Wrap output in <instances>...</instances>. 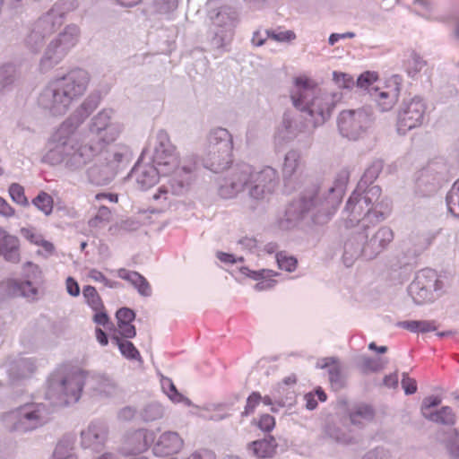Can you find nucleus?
<instances>
[{"mask_svg": "<svg viewBox=\"0 0 459 459\" xmlns=\"http://www.w3.org/2000/svg\"><path fill=\"white\" fill-rule=\"evenodd\" d=\"M290 99L292 105L304 115V120L285 112L274 135L276 145L289 143L300 134H312L315 128L330 119L342 99V93L323 90L307 78L297 77L290 91Z\"/></svg>", "mask_w": 459, "mask_h": 459, "instance_id": "f257e3e1", "label": "nucleus"}, {"mask_svg": "<svg viewBox=\"0 0 459 459\" xmlns=\"http://www.w3.org/2000/svg\"><path fill=\"white\" fill-rule=\"evenodd\" d=\"M350 170L342 169L333 183L312 184L287 205L280 227L290 230L304 220L324 224L336 212L345 193Z\"/></svg>", "mask_w": 459, "mask_h": 459, "instance_id": "f03ea898", "label": "nucleus"}, {"mask_svg": "<svg viewBox=\"0 0 459 459\" xmlns=\"http://www.w3.org/2000/svg\"><path fill=\"white\" fill-rule=\"evenodd\" d=\"M152 161L162 176L169 177L152 195L153 201L164 209L169 207L173 196L184 195L190 190L196 178V158L191 155L180 159L169 134L160 129L155 136Z\"/></svg>", "mask_w": 459, "mask_h": 459, "instance_id": "7ed1b4c3", "label": "nucleus"}, {"mask_svg": "<svg viewBox=\"0 0 459 459\" xmlns=\"http://www.w3.org/2000/svg\"><path fill=\"white\" fill-rule=\"evenodd\" d=\"M83 389L91 397H107L114 394L115 385L108 377L64 364L49 376L45 395L53 404L66 406L77 403Z\"/></svg>", "mask_w": 459, "mask_h": 459, "instance_id": "20e7f679", "label": "nucleus"}, {"mask_svg": "<svg viewBox=\"0 0 459 459\" xmlns=\"http://www.w3.org/2000/svg\"><path fill=\"white\" fill-rule=\"evenodd\" d=\"M89 82L90 74L86 70L72 69L48 82L39 94L38 106L52 117L64 116L73 102L85 93Z\"/></svg>", "mask_w": 459, "mask_h": 459, "instance_id": "39448f33", "label": "nucleus"}, {"mask_svg": "<svg viewBox=\"0 0 459 459\" xmlns=\"http://www.w3.org/2000/svg\"><path fill=\"white\" fill-rule=\"evenodd\" d=\"M278 183L279 176L274 168L264 166L254 172L249 164L239 163L231 167L230 176L220 183L219 195L225 199L233 198L248 186L249 197L259 201L272 194Z\"/></svg>", "mask_w": 459, "mask_h": 459, "instance_id": "423d86ee", "label": "nucleus"}, {"mask_svg": "<svg viewBox=\"0 0 459 459\" xmlns=\"http://www.w3.org/2000/svg\"><path fill=\"white\" fill-rule=\"evenodd\" d=\"M381 193L378 186L364 190L356 187L342 211L345 227L356 226V230H359L368 224L385 221L391 213L392 204L387 197H381Z\"/></svg>", "mask_w": 459, "mask_h": 459, "instance_id": "0eeeda50", "label": "nucleus"}, {"mask_svg": "<svg viewBox=\"0 0 459 459\" xmlns=\"http://www.w3.org/2000/svg\"><path fill=\"white\" fill-rule=\"evenodd\" d=\"M376 224L355 230L344 241L342 260L346 267L353 264L359 256L367 260L376 258L394 239L393 230L386 226L375 230Z\"/></svg>", "mask_w": 459, "mask_h": 459, "instance_id": "6e6552de", "label": "nucleus"}, {"mask_svg": "<svg viewBox=\"0 0 459 459\" xmlns=\"http://www.w3.org/2000/svg\"><path fill=\"white\" fill-rule=\"evenodd\" d=\"M94 139L84 137L65 147L49 150L45 160L50 165L62 164L69 172H80L101 152V146L93 143Z\"/></svg>", "mask_w": 459, "mask_h": 459, "instance_id": "1a4fd4ad", "label": "nucleus"}, {"mask_svg": "<svg viewBox=\"0 0 459 459\" xmlns=\"http://www.w3.org/2000/svg\"><path fill=\"white\" fill-rule=\"evenodd\" d=\"M46 403H28L3 416V422L10 431L29 432L48 423L54 412V406L47 397Z\"/></svg>", "mask_w": 459, "mask_h": 459, "instance_id": "9d476101", "label": "nucleus"}, {"mask_svg": "<svg viewBox=\"0 0 459 459\" xmlns=\"http://www.w3.org/2000/svg\"><path fill=\"white\" fill-rule=\"evenodd\" d=\"M70 5L72 3L68 0H58L48 13L33 23L25 39V44L30 51L38 53L43 46L45 38L62 26Z\"/></svg>", "mask_w": 459, "mask_h": 459, "instance_id": "9b49d317", "label": "nucleus"}, {"mask_svg": "<svg viewBox=\"0 0 459 459\" xmlns=\"http://www.w3.org/2000/svg\"><path fill=\"white\" fill-rule=\"evenodd\" d=\"M81 30L75 24L66 25L47 45L39 61V69L46 73L58 65L80 41Z\"/></svg>", "mask_w": 459, "mask_h": 459, "instance_id": "f8f14e48", "label": "nucleus"}, {"mask_svg": "<svg viewBox=\"0 0 459 459\" xmlns=\"http://www.w3.org/2000/svg\"><path fill=\"white\" fill-rule=\"evenodd\" d=\"M233 140L223 127L212 129L208 135V150L204 166L214 173L222 172L232 162Z\"/></svg>", "mask_w": 459, "mask_h": 459, "instance_id": "ddd939ff", "label": "nucleus"}, {"mask_svg": "<svg viewBox=\"0 0 459 459\" xmlns=\"http://www.w3.org/2000/svg\"><path fill=\"white\" fill-rule=\"evenodd\" d=\"M211 21L208 31L210 45L212 48L224 52L230 45L234 29L238 23L237 12L229 6L219 8L215 13L211 12Z\"/></svg>", "mask_w": 459, "mask_h": 459, "instance_id": "4468645a", "label": "nucleus"}, {"mask_svg": "<svg viewBox=\"0 0 459 459\" xmlns=\"http://www.w3.org/2000/svg\"><path fill=\"white\" fill-rule=\"evenodd\" d=\"M97 105L98 102L92 97L86 99L76 111L68 117L53 134V142L56 143L53 149H61V147L81 141L82 138L78 134V128Z\"/></svg>", "mask_w": 459, "mask_h": 459, "instance_id": "2eb2a0df", "label": "nucleus"}, {"mask_svg": "<svg viewBox=\"0 0 459 459\" xmlns=\"http://www.w3.org/2000/svg\"><path fill=\"white\" fill-rule=\"evenodd\" d=\"M374 119L370 108L343 110L338 116V129L343 137L355 141L367 134Z\"/></svg>", "mask_w": 459, "mask_h": 459, "instance_id": "dca6fc26", "label": "nucleus"}, {"mask_svg": "<svg viewBox=\"0 0 459 459\" xmlns=\"http://www.w3.org/2000/svg\"><path fill=\"white\" fill-rule=\"evenodd\" d=\"M442 282L438 280L437 272L430 268L419 271L414 280L408 287V293L415 304L432 301L434 292L441 290Z\"/></svg>", "mask_w": 459, "mask_h": 459, "instance_id": "f3484780", "label": "nucleus"}, {"mask_svg": "<svg viewBox=\"0 0 459 459\" xmlns=\"http://www.w3.org/2000/svg\"><path fill=\"white\" fill-rule=\"evenodd\" d=\"M111 109H103L94 116L89 126L88 139H94L95 144H108L114 142L121 132L118 123L111 121Z\"/></svg>", "mask_w": 459, "mask_h": 459, "instance_id": "a211bd4d", "label": "nucleus"}, {"mask_svg": "<svg viewBox=\"0 0 459 459\" xmlns=\"http://www.w3.org/2000/svg\"><path fill=\"white\" fill-rule=\"evenodd\" d=\"M402 79L393 75L388 80L378 82L369 90V97L381 112L390 111L398 100Z\"/></svg>", "mask_w": 459, "mask_h": 459, "instance_id": "6ab92c4d", "label": "nucleus"}, {"mask_svg": "<svg viewBox=\"0 0 459 459\" xmlns=\"http://www.w3.org/2000/svg\"><path fill=\"white\" fill-rule=\"evenodd\" d=\"M426 103L419 96L404 100L398 113L399 130H411L420 126L424 120Z\"/></svg>", "mask_w": 459, "mask_h": 459, "instance_id": "aec40b11", "label": "nucleus"}, {"mask_svg": "<svg viewBox=\"0 0 459 459\" xmlns=\"http://www.w3.org/2000/svg\"><path fill=\"white\" fill-rule=\"evenodd\" d=\"M305 164L298 150H290L284 156L281 173L284 186L289 191L296 190L305 179Z\"/></svg>", "mask_w": 459, "mask_h": 459, "instance_id": "412c9836", "label": "nucleus"}, {"mask_svg": "<svg viewBox=\"0 0 459 459\" xmlns=\"http://www.w3.org/2000/svg\"><path fill=\"white\" fill-rule=\"evenodd\" d=\"M108 428L105 421L91 420L86 429L81 431V446L92 452H100L107 442Z\"/></svg>", "mask_w": 459, "mask_h": 459, "instance_id": "4be33fe9", "label": "nucleus"}, {"mask_svg": "<svg viewBox=\"0 0 459 459\" xmlns=\"http://www.w3.org/2000/svg\"><path fill=\"white\" fill-rule=\"evenodd\" d=\"M160 176H162L161 171L153 163H143L141 157L131 169L128 178L134 180L142 189H148L158 182Z\"/></svg>", "mask_w": 459, "mask_h": 459, "instance_id": "5701e85b", "label": "nucleus"}, {"mask_svg": "<svg viewBox=\"0 0 459 459\" xmlns=\"http://www.w3.org/2000/svg\"><path fill=\"white\" fill-rule=\"evenodd\" d=\"M155 437V432L147 429L128 432L125 437L124 450L128 454L143 453L154 444Z\"/></svg>", "mask_w": 459, "mask_h": 459, "instance_id": "b1692460", "label": "nucleus"}, {"mask_svg": "<svg viewBox=\"0 0 459 459\" xmlns=\"http://www.w3.org/2000/svg\"><path fill=\"white\" fill-rule=\"evenodd\" d=\"M447 172L443 160H433L420 171L417 180L419 185H430L429 191H434L446 180Z\"/></svg>", "mask_w": 459, "mask_h": 459, "instance_id": "393cba45", "label": "nucleus"}, {"mask_svg": "<svg viewBox=\"0 0 459 459\" xmlns=\"http://www.w3.org/2000/svg\"><path fill=\"white\" fill-rule=\"evenodd\" d=\"M183 445L184 441L177 432L166 431L153 444L152 451L157 456H168L178 453Z\"/></svg>", "mask_w": 459, "mask_h": 459, "instance_id": "a878e982", "label": "nucleus"}, {"mask_svg": "<svg viewBox=\"0 0 459 459\" xmlns=\"http://www.w3.org/2000/svg\"><path fill=\"white\" fill-rule=\"evenodd\" d=\"M86 174L89 182L95 186H107L117 175L112 165H108L100 156L98 161L87 169Z\"/></svg>", "mask_w": 459, "mask_h": 459, "instance_id": "bb28decb", "label": "nucleus"}, {"mask_svg": "<svg viewBox=\"0 0 459 459\" xmlns=\"http://www.w3.org/2000/svg\"><path fill=\"white\" fill-rule=\"evenodd\" d=\"M117 275L134 287L140 296L144 298L152 296V286L147 279L140 273L126 268H120L117 270Z\"/></svg>", "mask_w": 459, "mask_h": 459, "instance_id": "cd10ccee", "label": "nucleus"}, {"mask_svg": "<svg viewBox=\"0 0 459 459\" xmlns=\"http://www.w3.org/2000/svg\"><path fill=\"white\" fill-rule=\"evenodd\" d=\"M35 362L30 358H19L13 361L8 368L10 382L15 385L16 382L29 377L35 370Z\"/></svg>", "mask_w": 459, "mask_h": 459, "instance_id": "c85d7f7f", "label": "nucleus"}, {"mask_svg": "<svg viewBox=\"0 0 459 459\" xmlns=\"http://www.w3.org/2000/svg\"><path fill=\"white\" fill-rule=\"evenodd\" d=\"M21 77L19 67L12 63L0 66V95L11 92Z\"/></svg>", "mask_w": 459, "mask_h": 459, "instance_id": "c756f323", "label": "nucleus"}, {"mask_svg": "<svg viewBox=\"0 0 459 459\" xmlns=\"http://www.w3.org/2000/svg\"><path fill=\"white\" fill-rule=\"evenodd\" d=\"M101 146V152L99 156L103 158V160L107 161L108 165H112L115 169V172L124 168L130 158V152L127 147L113 148L110 150H104L106 144H100Z\"/></svg>", "mask_w": 459, "mask_h": 459, "instance_id": "7c9ffc66", "label": "nucleus"}, {"mask_svg": "<svg viewBox=\"0 0 459 459\" xmlns=\"http://www.w3.org/2000/svg\"><path fill=\"white\" fill-rule=\"evenodd\" d=\"M0 255L11 263H17L20 258L18 238L3 229H0Z\"/></svg>", "mask_w": 459, "mask_h": 459, "instance_id": "2f4dec72", "label": "nucleus"}, {"mask_svg": "<svg viewBox=\"0 0 459 459\" xmlns=\"http://www.w3.org/2000/svg\"><path fill=\"white\" fill-rule=\"evenodd\" d=\"M277 443L273 437L253 441L248 445V450L256 458H271L276 452Z\"/></svg>", "mask_w": 459, "mask_h": 459, "instance_id": "473e14b6", "label": "nucleus"}, {"mask_svg": "<svg viewBox=\"0 0 459 459\" xmlns=\"http://www.w3.org/2000/svg\"><path fill=\"white\" fill-rule=\"evenodd\" d=\"M413 4L421 8V11H414V13L428 21L445 22L447 20L445 16L446 13L440 12L432 0H413Z\"/></svg>", "mask_w": 459, "mask_h": 459, "instance_id": "72a5a7b5", "label": "nucleus"}, {"mask_svg": "<svg viewBox=\"0 0 459 459\" xmlns=\"http://www.w3.org/2000/svg\"><path fill=\"white\" fill-rule=\"evenodd\" d=\"M317 368H328L329 380L333 387L340 388L343 385L341 367L336 358L328 357L322 359L317 363Z\"/></svg>", "mask_w": 459, "mask_h": 459, "instance_id": "f704fd0d", "label": "nucleus"}, {"mask_svg": "<svg viewBox=\"0 0 459 459\" xmlns=\"http://www.w3.org/2000/svg\"><path fill=\"white\" fill-rule=\"evenodd\" d=\"M111 342L117 346L124 358L128 360H136L140 364L143 363L142 356L132 342L129 340H124L117 335H113L111 337Z\"/></svg>", "mask_w": 459, "mask_h": 459, "instance_id": "c9c22d12", "label": "nucleus"}, {"mask_svg": "<svg viewBox=\"0 0 459 459\" xmlns=\"http://www.w3.org/2000/svg\"><path fill=\"white\" fill-rule=\"evenodd\" d=\"M383 168L384 161L382 160H374L366 169L364 174L357 185V187L362 190L371 187V184L378 178Z\"/></svg>", "mask_w": 459, "mask_h": 459, "instance_id": "e433bc0d", "label": "nucleus"}, {"mask_svg": "<svg viewBox=\"0 0 459 459\" xmlns=\"http://www.w3.org/2000/svg\"><path fill=\"white\" fill-rule=\"evenodd\" d=\"M51 459H77L74 442L70 437H64L56 444Z\"/></svg>", "mask_w": 459, "mask_h": 459, "instance_id": "4c0bfd02", "label": "nucleus"}, {"mask_svg": "<svg viewBox=\"0 0 459 459\" xmlns=\"http://www.w3.org/2000/svg\"><path fill=\"white\" fill-rule=\"evenodd\" d=\"M398 326L415 333H425L437 329L436 323L429 320H406L398 323Z\"/></svg>", "mask_w": 459, "mask_h": 459, "instance_id": "58836bf2", "label": "nucleus"}, {"mask_svg": "<svg viewBox=\"0 0 459 459\" xmlns=\"http://www.w3.org/2000/svg\"><path fill=\"white\" fill-rule=\"evenodd\" d=\"M424 417L433 422L443 425H454L455 423V415L453 409L449 406H443L438 411L433 412H424Z\"/></svg>", "mask_w": 459, "mask_h": 459, "instance_id": "ea45409f", "label": "nucleus"}, {"mask_svg": "<svg viewBox=\"0 0 459 459\" xmlns=\"http://www.w3.org/2000/svg\"><path fill=\"white\" fill-rule=\"evenodd\" d=\"M388 360L382 357H368L362 355L359 358V366L363 373L378 372L385 368Z\"/></svg>", "mask_w": 459, "mask_h": 459, "instance_id": "a19ab883", "label": "nucleus"}, {"mask_svg": "<svg viewBox=\"0 0 459 459\" xmlns=\"http://www.w3.org/2000/svg\"><path fill=\"white\" fill-rule=\"evenodd\" d=\"M160 385L164 394L175 403H185L190 405L191 402L188 398L180 394L172 380L169 377H162Z\"/></svg>", "mask_w": 459, "mask_h": 459, "instance_id": "79ce46f5", "label": "nucleus"}, {"mask_svg": "<svg viewBox=\"0 0 459 459\" xmlns=\"http://www.w3.org/2000/svg\"><path fill=\"white\" fill-rule=\"evenodd\" d=\"M31 204L46 216H49L53 212V197L45 191H39L32 199Z\"/></svg>", "mask_w": 459, "mask_h": 459, "instance_id": "37998d69", "label": "nucleus"}, {"mask_svg": "<svg viewBox=\"0 0 459 459\" xmlns=\"http://www.w3.org/2000/svg\"><path fill=\"white\" fill-rule=\"evenodd\" d=\"M85 303L94 311L104 308V304L95 287L86 285L82 289Z\"/></svg>", "mask_w": 459, "mask_h": 459, "instance_id": "c03bdc74", "label": "nucleus"}, {"mask_svg": "<svg viewBox=\"0 0 459 459\" xmlns=\"http://www.w3.org/2000/svg\"><path fill=\"white\" fill-rule=\"evenodd\" d=\"M446 202L451 214L459 218V178L453 184L448 191Z\"/></svg>", "mask_w": 459, "mask_h": 459, "instance_id": "a18cd8bd", "label": "nucleus"}, {"mask_svg": "<svg viewBox=\"0 0 459 459\" xmlns=\"http://www.w3.org/2000/svg\"><path fill=\"white\" fill-rule=\"evenodd\" d=\"M164 415L163 406L157 402L148 403L142 411L141 417L145 422L160 420Z\"/></svg>", "mask_w": 459, "mask_h": 459, "instance_id": "49530a36", "label": "nucleus"}, {"mask_svg": "<svg viewBox=\"0 0 459 459\" xmlns=\"http://www.w3.org/2000/svg\"><path fill=\"white\" fill-rule=\"evenodd\" d=\"M382 82L379 80L378 74L373 71H366L359 75L355 84L358 88L367 90L369 94V90L376 87V84Z\"/></svg>", "mask_w": 459, "mask_h": 459, "instance_id": "de8ad7c7", "label": "nucleus"}, {"mask_svg": "<svg viewBox=\"0 0 459 459\" xmlns=\"http://www.w3.org/2000/svg\"><path fill=\"white\" fill-rule=\"evenodd\" d=\"M374 418V410L370 405L360 404L358 405L350 413V420L353 425L360 424V419L365 420H371Z\"/></svg>", "mask_w": 459, "mask_h": 459, "instance_id": "09e8293b", "label": "nucleus"}, {"mask_svg": "<svg viewBox=\"0 0 459 459\" xmlns=\"http://www.w3.org/2000/svg\"><path fill=\"white\" fill-rule=\"evenodd\" d=\"M111 211L105 205H100L96 214L89 220L91 228H103L111 221Z\"/></svg>", "mask_w": 459, "mask_h": 459, "instance_id": "8fccbe9b", "label": "nucleus"}, {"mask_svg": "<svg viewBox=\"0 0 459 459\" xmlns=\"http://www.w3.org/2000/svg\"><path fill=\"white\" fill-rule=\"evenodd\" d=\"M278 267L281 270H284L289 273H292L296 270L298 265V260L293 255H289L286 252H279L275 255Z\"/></svg>", "mask_w": 459, "mask_h": 459, "instance_id": "3c124183", "label": "nucleus"}, {"mask_svg": "<svg viewBox=\"0 0 459 459\" xmlns=\"http://www.w3.org/2000/svg\"><path fill=\"white\" fill-rule=\"evenodd\" d=\"M239 273L243 276L248 277L256 281H258L259 280H262L264 277L279 276L280 275L279 273L273 271V270L261 269V270L255 271V270L249 269L247 266H241L239 268Z\"/></svg>", "mask_w": 459, "mask_h": 459, "instance_id": "603ef678", "label": "nucleus"}, {"mask_svg": "<svg viewBox=\"0 0 459 459\" xmlns=\"http://www.w3.org/2000/svg\"><path fill=\"white\" fill-rule=\"evenodd\" d=\"M8 192L12 200L22 206H28L29 200L25 195L24 187L18 183H12L9 186Z\"/></svg>", "mask_w": 459, "mask_h": 459, "instance_id": "864d4df0", "label": "nucleus"}, {"mask_svg": "<svg viewBox=\"0 0 459 459\" xmlns=\"http://www.w3.org/2000/svg\"><path fill=\"white\" fill-rule=\"evenodd\" d=\"M23 274L26 277L25 283L29 286L30 291L32 294H36L37 290L34 287H32L31 281L39 277L40 271L39 266L31 262H27L23 266Z\"/></svg>", "mask_w": 459, "mask_h": 459, "instance_id": "5fc2aeb1", "label": "nucleus"}, {"mask_svg": "<svg viewBox=\"0 0 459 459\" xmlns=\"http://www.w3.org/2000/svg\"><path fill=\"white\" fill-rule=\"evenodd\" d=\"M273 397L276 404L280 407L290 406L295 402V392L290 388H285L284 391H281L280 393L276 392V389L273 392Z\"/></svg>", "mask_w": 459, "mask_h": 459, "instance_id": "6e6d98bb", "label": "nucleus"}, {"mask_svg": "<svg viewBox=\"0 0 459 459\" xmlns=\"http://www.w3.org/2000/svg\"><path fill=\"white\" fill-rule=\"evenodd\" d=\"M266 35L270 39L280 43H288L296 39V34L292 30H266Z\"/></svg>", "mask_w": 459, "mask_h": 459, "instance_id": "4d7b16f0", "label": "nucleus"}, {"mask_svg": "<svg viewBox=\"0 0 459 459\" xmlns=\"http://www.w3.org/2000/svg\"><path fill=\"white\" fill-rule=\"evenodd\" d=\"M333 80L339 88L351 89L355 85L353 77L346 73L334 71Z\"/></svg>", "mask_w": 459, "mask_h": 459, "instance_id": "13d9d810", "label": "nucleus"}, {"mask_svg": "<svg viewBox=\"0 0 459 459\" xmlns=\"http://www.w3.org/2000/svg\"><path fill=\"white\" fill-rule=\"evenodd\" d=\"M426 65V62L419 55L413 53L408 62L407 72L410 77L414 78L416 74Z\"/></svg>", "mask_w": 459, "mask_h": 459, "instance_id": "bf43d9fd", "label": "nucleus"}, {"mask_svg": "<svg viewBox=\"0 0 459 459\" xmlns=\"http://www.w3.org/2000/svg\"><path fill=\"white\" fill-rule=\"evenodd\" d=\"M45 336V332L42 329H36L32 333V329H27L22 337V342H30L31 344H37L40 342Z\"/></svg>", "mask_w": 459, "mask_h": 459, "instance_id": "052dcab7", "label": "nucleus"}, {"mask_svg": "<svg viewBox=\"0 0 459 459\" xmlns=\"http://www.w3.org/2000/svg\"><path fill=\"white\" fill-rule=\"evenodd\" d=\"M262 395L258 392H252L250 395L247 399V404L242 412V416H248L253 413L257 407V405L261 403Z\"/></svg>", "mask_w": 459, "mask_h": 459, "instance_id": "680f3d73", "label": "nucleus"}, {"mask_svg": "<svg viewBox=\"0 0 459 459\" xmlns=\"http://www.w3.org/2000/svg\"><path fill=\"white\" fill-rule=\"evenodd\" d=\"M445 16L447 20L444 22L453 24L452 35L455 40L459 41V11L451 10Z\"/></svg>", "mask_w": 459, "mask_h": 459, "instance_id": "e2e57ef3", "label": "nucleus"}, {"mask_svg": "<svg viewBox=\"0 0 459 459\" xmlns=\"http://www.w3.org/2000/svg\"><path fill=\"white\" fill-rule=\"evenodd\" d=\"M21 234L25 239L36 246H39L44 238L42 234L34 228H22Z\"/></svg>", "mask_w": 459, "mask_h": 459, "instance_id": "0e129e2a", "label": "nucleus"}, {"mask_svg": "<svg viewBox=\"0 0 459 459\" xmlns=\"http://www.w3.org/2000/svg\"><path fill=\"white\" fill-rule=\"evenodd\" d=\"M116 317L117 320V325L132 323L135 318V313L131 308L121 307L117 311Z\"/></svg>", "mask_w": 459, "mask_h": 459, "instance_id": "69168bd1", "label": "nucleus"}, {"mask_svg": "<svg viewBox=\"0 0 459 459\" xmlns=\"http://www.w3.org/2000/svg\"><path fill=\"white\" fill-rule=\"evenodd\" d=\"M156 10L160 13H168L178 7V0H154Z\"/></svg>", "mask_w": 459, "mask_h": 459, "instance_id": "338daca9", "label": "nucleus"}, {"mask_svg": "<svg viewBox=\"0 0 459 459\" xmlns=\"http://www.w3.org/2000/svg\"><path fill=\"white\" fill-rule=\"evenodd\" d=\"M257 427L264 432H270L275 426V419L270 414H263L257 420Z\"/></svg>", "mask_w": 459, "mask_h": 459, "instance_id": "774afa93", "label": "nucleus"}]
</instances>
